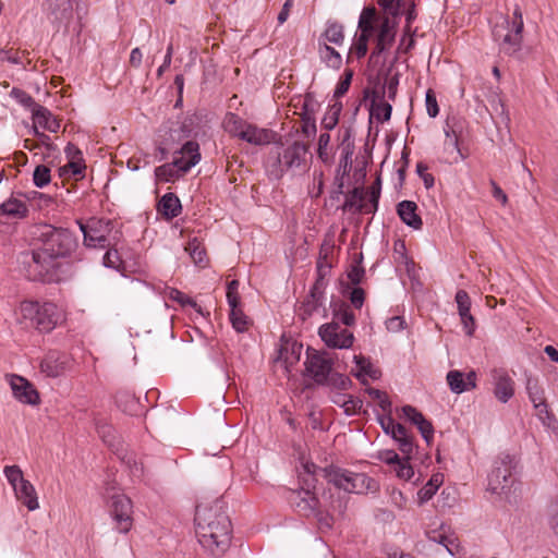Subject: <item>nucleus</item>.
Masks as SVG:
<instances>
[{"label": "nucleus", "instance_id": "nucleus-1", "mask_svg": "<svg viewBox=\"0 0 558 558\" xmlns=\"http://www.w3.org/2000/svg\"><path fill=\"white\" fill-rule=\"evenodd\" d=\"M78 246V240L72 231L46 225L41 228L35 246L22 252L17 263L28 280L58 282L64 275L66 259H82L76 255Z\"/></svg>", "mask_w": 558, "mask_h": 558}, {"label": "nucleus", "instance_id": "nucleus-2", "mask_svg": "<svg viewBox=\"0 0 558 558\" xmlns=\"http://www.w3.org/2000/svg\"><path fill=\"white\" fill-rule=\"evenodd\" d=\"M196 535L199 544L214 557H221L231 544V521L218 502L196 507Z\"/></svg>", "mask_w": 558, "mask_h": 558}, {"label": "nucleus", "instance_id": "nucleus-3", "mask_svg": "<svg viewBox=\"0 0 558 558\" xmlns=\"http://www.w3.org/2000/svg\"><path fill=\"white\" fill-rule=\"evenodd\" d=\"M311 159L307 142L286 137L269 151L265 170L269 179L278 181L286 174L295 177L306 172Z\"/></svg>", "mask_w": 558, "mask_h": 558}, {"label": "nucleus", "instance_id": "nucleus-4", "mask_svg": "<svg viewBox=\"0 0 558 558\" xmlns=\"http://www.w3.org/2000/svg\"><path fill=\"white\" fill-rule=\"evenodd\" d=\"M377 421L387 435H390L399 446V450L403 453V458L393 450H384L379 452V459L392 466L397 476L401 480L408 481L414 475V469L409 463L410 453L413 449L412 439L409 437L405 427L396 423L392 415L377 414Z\"/></svg>", "mask_w": 558, "mask_h": 558}, {"label": "nucleus", "instance_id": "nucleus-5", "mask_svg": "<svg viewBox=\"0 0 558 558\" xmlns=\"http://www.w3.org/2000/svg\"><path fill=\"white\" fill-rule=\"evenodd\" d=\"M175 154L172 162L161 165L155 169L158 181L174 182L201 160L199 145L194 141L185 142Z\"/></svg>", "mask_w": 558, "mask_h": 558}, {"label": "nucleus", "instance_id": "nucleus-6", "mask_svg": "<svg viewBox=\"0 0 558 558\" xmlns=\"http://www.w3.org/2000/svg\"><path fill=\"white\" fill-rule=\"evenodd\" d=\"M22 317L40 332H50L63 320V314L52 302L24 301L21 303Z\"/></svg>", "mask_w": 558, "mask_h": 558}, {"label": "nucleus", "instance_id": "nucleus-7", "mask_svg": "<svg viewBox=\"0 0 558 558\" xmlns=\"http://www.w3.org/2000/svg\"><path fill=\"white\" fill-rule=\"evenodd\" d=\"M323 477L337 488L348 493L361 494L371 488L373 480L364 473H354L335 465L322 470Z\"/></svg>", "mask_w": 558, "mask_h": 558}, {"label": "nucleus", "instance_id": "nucleus-8", "mask_svg": "<svg viewBox=\"0 0 558 558\" xmlns=\"http://www.w3.org/2000/svg\"><path fill=\"white\" fill-rule=\"evenodd\" d=\"M3 473L14 490L16 499L29 511L38 509L39 504L35 487L24 478L21 468L19 465H7Z\"/></svg>", "mask_w": 558, "mask_h": 558}, {"label": "nucleus", "instance_id": "nucleus-9", "mask_svg": "<svg viewBox=\"0 0 558 558\" xmlns=\"http://www.w3.org/2000/svg\"><path fill=\"white\" fill-rule=\"evenodd\" d=\"M333 366L332 356L326 351L306 350L305 374L317 385H326Z\"/></svg>", "mask_w": 558, "mask_h": 558}, {"label": "nucleus", "instance_id": "nucleus-10", "mask_svg": "<svg viewBox=\"0 0 558 558\" xmlns=\"http://www.w3.org/2000/svg\"><path fill=\"white\" fill-rule=\"evenodd\" d=\"M110 514L114 521V527L119 533H128L133 526V505L124 494L111 497Z\"/></svg>", "mask_w": 558, "mask_h": 558}, {"label": "nucleus", "instance_id": "nucleus-11", "mask_svg": "<svg viewBox=\"0 0 558 558\" xmlns=\"http://www.w3.org/2000/svg\"><path fill=\"white\" fill-rule=\"evenodd\" d=\"M318 335L327 347L333 349H349L354 341L353 333L342 328L338 323L320 326Z\"/></svg>", "mask_w": 558, "mask_h": 558}, {"label": "nucleus", "instance_id": "nucleus-12", "mask_svg": "<svg viewBox=\"0 0 558 558\" xmlns=\"http://www.w3.org/2000/svg\"><path fill=\"white\" fill-rule=\"evenodd\" d=\"M514 458L505 456L496 462V466L488 475V489L493 493H501L508 487L509 478L512 474Z\"/></svg>", "mask_w": 558, "mask_h": 558}, {"label": "nucleus", "instance_id": "nucleus-13", "mask_svg": "<svg viewBox=\"0 0 558 558\" xmlns=\"http://www.w3.org/2000/svg\"><path fill=\"white\" fill-rule=\"evenodd\" d=\"M8 377L12 393L17 401L29 405L40 403L39 393L31 381L15 374L9 375Z\"/></svg>", "mask_w": 558, "mask_h": 558}, {"label": "nucleus", "instance_id": "nucleus-14", "mask_svg": "<svg viewBox=\"0 0 558 558\" xmlns=\"http://www.w3.org/2000/svg\"><path fill=\"white\" fill-rule=\"evenodd\" d=\"M288 500L294 510L304 517L319 514V500L308 488L290 492Z\"/></svg>", "mask_w": 558, "mask_h": 558}, {"label": "nucleus", "instance_id": "nucleus-15", "mask_svg": "<svg viewBox=\"0 0 558 558\" xmlns=\"http://www.w3.org/2000/svg\"><path fill=\"white\" fill-rule=\"evenodd\" d=\"M379 191H373L371 197L365 202V194L363 189L354 187L345 198L342 206L344 211L355 210L357 213H374L378 207Z\"/></svg>", "mask_w": 558, "mask_h": 558}, {"label": "nucleus", "instance_id": "nucleus-16", "mask_svg": "<svg viewBox=\"0 0 558 558\" xmlns=\"http://www.w3.org/2000/svg\"><path fill=\"white\" fill-rule=\"evenodd\" d=\"M41 7L48 20L53 24H68L72 19L71 0H44Z\"/></svg>", "mask_w": 558, "mask_h": 558}, {"label": "nucleus", "instance_id": "nucleus-17", "mask_svg": "<svg viewBox=\"0 0 558 558\" xmlns=\"http://www.w3.org/2000/svg\"><path fill=\"white\" fill-rule=\"evenodd\" d=\"M505 24L507 25V28L510 27L508 33L501 36L498 28H496L494 31V35L498 39L501 38L504 49L507 52L515 51L519 48L522 39L521 33L523 29V20L521 13L515 11L514 19L511 22L505 21Z\"/></svg>", "mask_w": 558, "mask_h": 558}, {"label": "nucleus", "instance_id": "nucleus-18", "mask_svg": "<svg viewBox=\"0 0 558 558\" xmlns=\"http://www.w3.org/2000/svg\"><path fill=\"white\" fill-rule=\"evenodd\" d=\"M70 363L66 353L59 351H49L40 362V371L47 377L57 378L61 376Z\"/></svg>", "mask_w": 558, "mask_h": 558}, {"label": "nucleus", "instance_id": "nucleus-19", "mask_svg": "<svg viewBox=\"0 0 558 558\" xmlns=\"http://www.w3.org/2000/svg\"><path fill=\"white\" fill-rule=\"evenodd\" d=\"M325 288L326 281L324 277L318 276L310 291V295L300 307V315L303 316V319L313 315V313L317 312L323 306Z\"/></svg>", "mask_w": 558, "mask_h": 558}, {"label": "nucleus", "instance_id": "nucleus-20", "mask_svg": "<svg viewBox=\"0 0 558 558\" xmlns=\"http://www.w3.org/2000/svg\"><path fill=\"white\" fill-rule=\"evenodd\" d=\"M393 260L399 270H403L411 280L412 288L416 281V265L412 258L408 256L404 241L397 240L393 244Z\"/></svg>", "mask_w": 558, "mask_h": 558}, {"label": "nucleus", "instance_id": "nucleus-21", "mask_svg": "<svg viewBox=\"0 0 558 558\" xmlns=\"http://www.w3.org/2000/svg\"><path fill=\"white\" fill-rule=\"evenodd\" d=\"M447 384L453 393H462L476 387V374L470 372L464 375L462 372L453 369L447 374Z\"/></svg>", "mask_w": 558, "mask_h": 558}, {"label": "nucleus", "instance_id": "nucleus-22", "mask_svg": "<svg viewBox=\"0 0 558 558\" xmlns=\"http://www.w3.org/2000/svg\"><path fill=\"white\" fill-rule=\"evenodd\" d=\"M494 373V395L500 402L506 403L514 395V381L506 372L495 371Z\"/></svg>", "mask_w": 558, "mask_h": 558}, {"label": "nucleus", "instance_id": "nucleus-23", "mask_svg": "<svg viewBox=\"0 0 558 558\" xmlns=\"http://www.w3.org/2000/svg\"><path fill=\"white\" fill-rule=\"evenodd\" d=\"M275 133L271 130L258 128L247 123L240 140L253 145H267L274 141Z\"/></svg>", "mask_w": 558, "mask_h": 558}, {"label": "nucleus", "instance_id": "nucleus-24", "mask_svg": "<svg viewBox=\"0 0 558 558\" xmlns=\"http://www.w3.org/2000/svg\"><path fill=\"white\" fill-rule=\"evenodd\" d=\"M84 236V244L87 247L105 246L107 238L96 228L99 221L93 219L88 223L77 221Z\"/></svg>", "mask_w": 558, "mask_h": 558}, {"label": "nucleus", "instance_id": "nucleus-25", "mask_svg": "<svg viewBox=\"0 0 558 558\" xmlns=\"http://www.w3.org/2000/svg\"><path fill=\"white\" fill-rule=\"evenodd\" d=\"M354 362L357 366V371L352 374L360 380L362 385H367L366 377L376 380L380 377L381 373L376 368L372 362L363 355H354Z\"/></svg>", "mask_w": 558, "mask_h": 558}, {"label": "nucleus", "instance_id": "nucleus-26", "mask_svg": "<svg viewBox=\"0 0 558 558\" xmlns=\"http://www.w3.org/2000/svg\"><path fill=\"white\" fill-rule=\"evenodd\" d=\"M157 208L168 220L178 217L182 210L181 202L174 193H166L158 202Z\"/></svg>", "mask_w": 558, "mask_h": 558}, {"label": "nucleus", "instance_id": "nucleus-27", "mask_svg": "<svg viewBox=\"0 0 558 558\" xmlns=\"http://www.w3.org/2000/svg\"><path fill=\"white\" fill-rule=\"evenodd\" d=\"M417 205L412 201H402L397 205V214L400 219L413 229H418Z\"/></svg>", "mask_w": 558, "mask_h": 558}, {"label": "nucleus", "instance_id": "nucleus-28", "mask_svg": "<svg viewBox=\"0 0 558 558\" xmlns=\"http://www.w3.org/2000/svg\"><path fill=\"white\" fill-rule=\"evenodd\" d=\"M35 125H39L49 132H58L60 128L59 121L51 114V112L44 106L36 107L33 113Z\"/></svg>", "mask_w": 558, "mask_h": 558}, {"label": "nucleus", "instance_id": "nucleus-29", "mask_svg": "<svg viewBox=\"0 0 558 558\" xmlns=\"http://www.w3.org/2000/svg\"><path fill=\"white\" fill-rule=\"evenodd\" d=\"M393 33L387 20L381 22L380 28L376 36V44L372 52V57L383 53L392 43Z\"/></svg>", "mask_w": 558, "mask_h": 558}, {"label": "nucleus", "instance_id": "nucleus-30", "mask_svg": "<svg viewBox=\"0 0 558 558\" xmlns=\"http://www.w3.org/2000/svg\"><path fill=\"white\" fill-rule=\"evenodd\" d=\"M247 123L248 122L242 119L240 116L233 112H228L223 119L222 124L226 132H228L231 136L241 138Z\"/></svg>", "mask_w": 558, "mask_h": 558}, {"label": "nucleus", "instance_id": "nucleus-31", "mask_svg": "<svg viewBox=\"0 0 558 558\" xmlns=\"http://www.w3.org/2000/svg\"><path fill=\"white\" fill-rule=\"evenodd\" d=\"M318 51L320 59L327 64V66L338 70L342 64L341 54L326 43H318Z\"/></svg>", "mask_w": 558, "mask_h": 558}, {"label": "nucleus", "instance_id": "nucleus-32", "mask_svg": "<svg viewBox=\"0 0 558 558\" xmlns=\"http://www.w3.org/2000/svg\"><path fill=\"white\" fill-rule=\"evenodd\" d=\"M319 40L341 46L344 41L343 26L337 22H329Z\"/></svg>", "mask_w": 558, "mask_h": 558}, {"label": "nucleus", "instance_id": "nucleus-33", "mask_svg": "<svg viewBox=\"0 0 558 558\" xmlns=\"http://www.w3.org/2000/svg\"><path fill=\"white\" fill-rule=\"evenodd\" d=\"M302 132L304 136L310 140L316 133V123L314 118V110L310 109L307 100H304L303 112L301 113Z\"/></svg>", "mask_w": 558, "mask_h": 558}, {"label": "nucleus", "instance_id": "nucleus-34", "mask_svg": "<svg viewBox=\"0 0 558 558\" xmlns=\"http://www.w3.org/2000/svg\"><path fill=\"white\" fill-rule=\"evenodd\" d=\"M230 306V322L232 327L238 332H244L248 329L250 320L248 317L243 313L240 304L229 305Z\"/></svg>", "mask_w": 558, "mask_h": 558}, {"label": "nucleus", "instance_id": "nucleus-35", "mask_svg": "<svg viewBox=\"0 0 558 558\" xmlns=\"http://www.w3.org/2000/svg\"><path fill=\"white\" fill-rule=\"evenodd\" d=\"M0 213L11 217H23L27 213V207L22 201L10 198L1 204Z\"/></svg>", "mask_w": 558, "mask_h": 558}, {"label": "nucleus", "instance_id": "nucleus-36", "mask_svg": "<svg viewBox=\"0 0 558 558\" xmlns=\"http://www.w3.org/2000/svg\"><path fill=\"white\" fill-rule=\"evenodd\" d=\"M392 111L391 105L384 100H373L371 106V118L376 119L377 122L384 123L390 119Z\"/></svg>", "mask_w": 558, "mask_h": 558}, {"label": "nucleus", "instance_id": "nucleus-37", "mask_svg": "<svg viewBox=\"0 0 558 558\" xmlns=\"http://www.w3.org/2000/svg\"><path fill=\"white\" fill-rule=\"evenodd\" d=\"M376 20V10L374 8H364L359 20V29L363 33L373 35Z\"/></svg>", "mask_w": 558, "mask_h": 558}, {"label": "nucleus", "instance_id": "nucleus-38", "mask_svg": "<svg viewBox=\"0 0 558 558\" xmlns=\"http://www.w3.org/2000/svg\"><path fill=\"white\" fill-rule=\"evenodd\" d=\"M10 96L15 99L21 106L32 111V114L35 112L36 107L40 105L37 104L34 98L21 88L13 87L10 92Z\"/></svg>", "mask_w": 558, "mask_h": 558}, {"label": "nucleus", "instance_id": "nucleus-39", "mask_svg": "<svg viewBox=\"0 0 558 558\" xmlns=\"http://www.w3.org/2000/svg\"><path fill=\"white\" fill-rule=\"evenodd\" d=\"M185 251L196 265L203 266L206 260V252L197 239L187 242Z\"/></svg>", "mask_w": 558, "mask_h": 558}, {"label": "nucleus", "instance_id": "nucleus-40", "mask_svg": "<svg viewBox=\"0 0 558 558\" xmlns=\"http://www.w3.org/2000/svg\"><path fill=\"white\" fill-rule=\"evenodd\" d=\"M85 168L83 158H77V160L70 159L65 166L59 169V175L61 178H66L70 174L74 177H83Z\"/></svg>", "mask_w": 558, "mask_h": 558}, {"label": "nucleus", "instance_id": "nucleus-41", "mask_svg": "<svg viewBox=\"0 0 558 558\" xmlns=\"http://www.w3.org/2000/svg\"><path fill=\"white\" fill-rule=\"evenodd\" d=\"M442 483L444 475L441 473L433 474L429 481L423 487V496H421V500L430 499L438 490V488L442 485Z\"/></svg>", "mask_w": 558, "mask_h": 558}, {"label": "nucleus", "instance_id": "nucleus-42", "mask_svg": "<svg viewBox=\"0 0 558 558\" xmlns=\"http://www.w3.org/2000/svg\"><path fill=\"white\" fill-rule=\"evenodd\" d=\"M339 149L343 159H351L354 153V142L352 141V134L349 129L343 130L341 133Z\"/></svg>", "mask_w": 558, "mask_h": 558}, {"label": "nucleus", "instance_id": "nucleus-43", "mask_svg": "<svg viewBox=\"0 0 558 558\" xmlns=\"http://www.w3.org/2000/svg\"><path fill=\"white\" fill-rule=\"evenodd\" d=\"M432 538L442 544L448 550V553L452 556H458L462 551V547L460 546V544L457 542L456 538L451 536H447L444 533H439L438 536H433Z\"/></svg>", "mask_w": 558, "mask_h": 558}, {"label": "nucleus", "instance_id": "nucleus-44", "mask_svg": "<svg viewBox=\"0 0 558 558\" xmlns=\"http://www.w3.org/2000/svg\"><path fill=\"white\" fill-rule=\"evenodd\" d=\"M51 175H50V169L45 165H38L33 173V182L34 184L43 189L46 185L50 183Z\"/></svg>", "mask_w": 558, "mask_h": 558}, {"label": "nucleus", "instance_id": "nucleus-45", "mask_svg": "<svg viewBox=\"0 0 558 558\" xmlns=\"http://www.w3.org/2000/svg\"><path fill=\"white\" fill-rule=\"evenodd\" d=\"M333 315L345 326H352L355 323V315L347 304H341L339 308H335Z\"/></svg>", "mask_w": 558, "mask_h": 558}, {"label": "nucleus", "instance_id": "nucleus-46", "mask_svg": "<svg viewBox=\"0 0 558 558\" xmlns=\"http://www.w3.org/2000/svg\"><path fill=\"white\" fill-rule=\"evenodd\" d=\"M372 35L361 32L356 41L351 48V53H354L357 59L363 58L367 52V43Z\"/></svg>", "mask_w": 558, "mask_h": 558}, {"label": "nucleus", "instance_id": "nucleus-47", "mask_svg": "<svg viewBox=\"0 0 558 558\" xmlns=\"http://www.w3.org/2000/svg\"><path fill=\"white\" fill-rule=\"evenodd\" d=\"M326 385H329L339 390H347L351 387L352 381L348 376L336 373L330 374V376L328 377V383Z\"/></svg>", "mask_w": 558, "mask_h": 558}, {"label": "nucleus", "instance_id": "nucleus-48", "mask_svg": "<svg viewBox=\"0 0 558 558\" xmlns=\"http://www.w3.org/2000/svg\"><path fill=\"white\" fill-rule=\"evenodd\" d=\"M353 77V71L352 70H345L343 77L340 80V82L337 84L333 97L340 98L342 97L349 89L351 82Z\"/></svg>", "mask_w": 558, "mask_h": 558}, {"label": "nucleus", "instance_id": "nucleus-49", "mask_svg": "<svg viewBox=\"0 0 558 558\" xmlns=\"http://www.w3.org/2000/svg\"><path fill=\"white\" fill-rule=\"evenodd\" d=\"M425 106L427 114L430 118H435L439 112V106L436 99V95L433 89H428L425 96Z\"/></svg>", "mask_w": 558, "mask_h": 558}, {"label": "nucleus", "instance_id": "nucleus-50", "mask_svg": "<svg viewBox=\"0 0 558 558\" xmlns=\"http://www.w3.org/2000/svg\"><path fill=\"white\" fill-rule=\"evenodd\" d=\"M364 276L365 269L363 268V266L360 265V263L352 265L350 270L348 271V279L354 287L359 286L362 282Z\"/></svg>", "mask_w": 558, "mask_h": 558}, {"label": "nucleus", "instance_id": "nucleus-51", "mask_svg": "<svg viewBox=\"0 0 558 558\" xmlns=\"http://www.w3.org/2000/svg\"><path fill=\"white\" fill-rule=\"evenodd\" d=\"M239 281L231 280L227 287V301L229 305L240 304L241 299L238 292Z\"/></svg>", "mask_w": 558, "mask_h": 558}, {"label": "nucleus", "instance_id": "nucleus-52", "mask_svg": "<svg viewBox=\"0 0 558 558\" xmlns=\"http://www.w3.org/2000/svg\"><path fill=\"white\" fill-rule=\"evenodd\" d=\"M169 298L171 300L180 303L183 306H185V305H189V306H192V307H196L197 306L195 301H193L190 296H187L186 294H184L183 292H181L178 289H171L170 292H169Z\"/></svg>", "mask_w": 558, "mask_h": 558}, {"label": "nucleus", "instance_id": "nucleus-53", "mask_svg": "<svg viewBox=\"0 0 558 558\" xmlns=\"http://www.w3.org/2000/svg\"><path fill=\"white\" fill-rule=\"evenodd\" d=\"M303 469H304V472L311 477V481L310 480H305V484L310 487V486H313L314 487V484L313 482L316 481V476L317 475H320L323 476V472L322 470H324V468H318L316 464L314 463H310V462H306L303 464Z\"/></svg>", "mask_w": 558, "mask_h": 558}, {"label": "nucleus", "instance_id": "nucleus-54", "mask_svg": "<svg viewBox=\"0 0 558 558\" xmlns=\"http://www.w3.org/2000/svg\"><path fill=\"white\" fill-rule=\"evenodd\" d=\"M380 7H383L388 13L397 15L400 13L402 7H404L402 0H375Z\"/></svg>", "mask_w": 558, "mask_h": 558}, {"label": "nucleus", "instance_id": "nucleus-55", "mask_svg": "<svg viewBox=\"0 0 558 558\" xmlns=\"http://www.w3.org/2000/svg\"><path fill=\"white\" fill-rule=\"evenodd\" d=\"M386 328L390 332H398L407 327L403 316H392L386 320Z\"/></svg>", "mask_w": 558, "mask_h": 558}, {"label": "nucleus", "instance_id": "nucleus-56", "mask_svg": "<svg viewBox=\"0 0 558 558\" xmlns=\"http://www.w3.org/2000/svg\"><path fill=\"white\" fill-rule=\"evenodd\" d=\"M349 298H350L351 304L355 308L360 310L364 304L365 292L362 288L356 286L351 290Z\"/></svg>", "mask_w": 558, "mask_h": 558}, {"label": "nucleus", "instance_id": "nucleus-57", "mask_svg": "<svg viewBox=\"0 0 558 558\" xmlns=\"http://www.w3.org/2000/svg\"><path fill=\"white\" fill-rule=\"evenodd\" d=\"M362 405H363V401L361 399L354 398L349 395V400H347L343 411L349 416L354 415L361 410Z\"/></svg>", "mask_w": 558, "mask_h": 558}, {"label": "nucleus", "instance_id": "nucleus-58", "mask_svg": "<svg viewBox=\"0 0 558 558\" xmlns=\"http://www.w3.org/2000/svg\"><path fill=\"white\" fill-rule=\"evenodd\" d=\"M401 414L399 415L400 418H405L410 421L411 423L418 425V412L415 408L411 405H404L401 409Z\"/></svg>", "mask_w": 558, "mask_h": 558}, {"label": "nucleus", "instance_id": "nucleus-59", "mask_svg": "<svg viewBox=\"0 0 558 558\" xmlns=\"http://www.w3.org/2000/svg\"><path fill=\"white\" fill-rule=\"evenodd\" d=\"M434 428L430 422L426 421L421 415V436L425 439L427 445H430L433 439Z\"/></svg>", "mask_w": 558, "mask_h": 558}, {"label": "nucleus", "instance_id": "nucleus-60", "mask_svg": "<svg viewBox=\"0 0 558 558\" xmlns=\"http://www.w3.org/2000/svg\"><path fill=\"white\" fill-rule=\"evenodd\" d=\"M340 109H341V106H339V108L329 113V114H326L322 121V125L324 129L326 130H332L337 123H338V120H339V112H340Z\"/></svg>", "mask_w": 558, "mask_h": 558}, {"label": "nucleus", "instance_id": "nucleus-61", "mask_svg": "<svg viewBox=\"0 0 558 558\" xmlns=\"http://www.w3.org/2000/svg\"><path fill=\"white\" fill-rule=\"evenodd\" d=\"M190 130L185 124H180L178 128L170 129V136L173 140H182L190 136Z\"/></svg>", "mask_w": 558, "mask_h": 558}, {"label": "nucleus", "instance_id": "nucleus-62", "mask_svg": "<svg viewBox=\"0 0 558 558\" xmlns=\"http://www.w3.org/2000/svg\"><path fill=\"white\" fill-rule=\"evenodd\" d=\"M172 54H173V45L172 44H169V46L167 47V52H166V56H165V59H163V62L162 64L159 66V69L157 70V74L158 76H161L162 73L169 69L170 64H171V60H172Z\"/></svg>", "mask_w": 558, "mask_h": 558}, {"label": "nucleus", "instance_id": "nucleus-63", "mask_svg": "<svg viewBox=\"0 0 558 558\" xmlns=\"http://www.w3.org/2000/svg\"><path fill=\"white\" fill-rule=\"evenodd\" d=\"M376 401H378V405L383 411L381 415H392V403L386 392L381 398L377 399Z\"/></svg>", "mask_w": 558, "mask_h": 558}, {"label": "nucleus", "instance_id": "nucleus-64", "mask_svg": "<svg viewBox=\"0 0 558 558\" xmlns=\"http://www.w3.org/2000/svg\"><path fill=\"white\" fill-rule=\"evenodd\" d=\"M456 302H457V305H458V310L462 308V307H465V306H471V300H470V296L468 294L466 291L464 290H459L456 294Z\"/></svg>", "mask_w": 558, "mask_h": 558}]
</instances>
